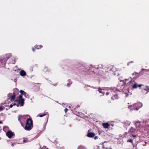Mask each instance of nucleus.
<instances>
[{
  "mask_svg": "<svg viewBox=\"0 0 149 149\" xmlns=\"http://www.w3.org/2000/svg\"><path fill=\"white\" fill-rule=\"evenodd\" d=\"M43 71L45 72H49L50 71V70L48 69L47 67L45 66L44 68Z\"/></svg>",
  "mask_w": 149,
  "mask_h": 149,
  "instance_id": "20",
  "label": "nucleus"
},
{
  "mask_svg": "<svg viewBox=\"0 0 149 149\" xmlns=\"http://www.w3.org/2000/svg\"><path fill=\"white\" fill-rule=\"evenodd\" d=\"M127 142H131L132 143V145L134 146V143H133V140L132 139H128L127 141Z\"/></svg>",
  "mask_w": 149,
  "mask_h": 149,
  "instance_id": "23",
  "label": "nucleus"
},
{
  "mask_svg": "<svg viewBox=\"0 0 149 149\" xmlns=\"http://www.w3.org/2000/svg\"><path fill=\"white\" fill-rule=\"evenodd\" d=\"M143 106V104L141 102H138L132 105L130 107V108L132 107H133V109H135L136 110H138L139 109L141 108Z\"/></svg>",
  "mask_w": 149,
  "mask_h": 149,
  "instance_id": "5",
  "label": "nucleus"
},
{
  "mask_svg": "<svg viewBox=\"0 0 149 149\" xmlns=\"http://www.w3.org/2000/svg\"><path fill=\"white\" fill-rule=\"evenodd\" d=\"M111 91V94L113 95V96L111 97V99L114 100L115 99H118V95L117 93V89L116 88H111L109 89V91Z\"/></svg>",
  "mask_w": 149,
  "mask_h": 149,
  "instance_id": "2",
  "label": "nucleus"
},
{
  "mask_svg": "<svg viewBox=\"0 0 149 149\" xmlns=\"http://www.w3.org/2000/svg\"><path fill=\"white\" fill-rule=\"evenodd\" d=\"M102 66V65H99V67H100V68H103V66Z\"/></svg>",
  "mask_w": 149,
  "mask_h": 149,
  "instance_id": "42",
  "label": "nucleus"
},
{
  "mask_svg": "<svg viewBox=\"0 0 149 149\" xmlns=\"http://www.w3.org/2000/svg\"><path fill=\"white\" fill-rule=\"evenodd\" d=\"M103 126L104 128H108L109 125L107 123H104L103 124Z\"/></svg>",
  "mask_w": 149,
  "mask_h": 149,
  "instance_id": "18",
  "label": "nucleus"
},
{
  "mask_svg": "<svg viewBox=\"0 0 149 149\" xmlns=\"http://www.w3.org/2000/svg\"><path fill=\"white\" fill-rule=\"evenodd\" d=\"M2 123L1 121H0V124H1Z\"/></svg>",
  "mask_w": 149,
  "mask_h": 149,
  "instance_id": "49",
  "label": "nucleus"
},
{
  "mask_svg": "<svg viewBox=\"0 0 149 149\" xmlns=\"http://www.w3.org/2000/svg\"><path fill=\"white\" fill-rule=\"evenodd\" d=\"M133 63V61H131L130 62H129L128 63L127 65H129L130 63Z\"/></svg>",
  "mask_w": 149,
  "mask_h": 149,
  "instance_id": "38",
  "label": "nucleus"
},
{
  "mask_svg": "<svg viewBox=\"0 0 149 149\" xmlns=\"http://www.w3.org/2000/svg\"><path fill=\"white\" fill-rule=\"evenodd\" d=\"M16 105V104L15 103H14L13 104H11L10 105V108L12 107L13 105Z\"/></svg>",
  "mask_w": 149,
  "mask_h": 149,
  "instance_id": "30",
  "label": "nucleus"
},
{
  "mask_svg": "<svg viewBox=\"0 0 149 149\" xmlns=\"http://www.w3.org/2000/svg\"><path fill=\"white\" fill-rule=\"evenodd\" d=\"M30 141H28L27 139H24L23 141V142L24 143H25L27 142H30Z\"/></svg>",
  "mask_w": 149,
  "mask_h": 149,
  "instance_id": "26",
  "label": "nucleus"
},
{
  "mask_svg": "<svg viewBox=\"0 0 149 149\" xmlns=\"http://www.w3.org/2000/svg\"><path fill=\"white\" fill-rule=\"evenodd\" d=\"M139 130V129H138V130Z\"/></svg>",
  "mask_w": 149,
  "mask_h": 149,
  "instance_id": "52",
  "label": "nucleus"
},
{
  "mask_svg": "<svg viewBox=\"0 0 149 149\" xmlns=\"http://www.w3.org/2000/svg\"><path fill=\"white\" fill-rule=\"evenodd\" d=\"M3 107H2L1 106L0 107V110H2L3 109Z\"/></svg>",
  "mask_w": 149,
  "mask_h": 149,
  "instance_id": "36",
  "label": "nucleus"
},
{
  "mask_svg": "<svg viewBox=\"0 0 149 149\" xmlns=\"http://www.w3.org/2000/svg\"><path fill=\"white\" fill-rule=\"evenodd\" d=\"M127 132H125V135H126V134H127Z\"/></svg>",
  "mask_w": 149,
  "mask_h": 149,
  "instance_id": "48",
  "label": "nucleus"
},
{
  "mask_svg": "<svg viewBox=\"0 0 149 149\" xmlns=\"http://www.w3.org/2000/svg\"><path fill=\"white\" fill-rule=\"evenodd\" d=\"M124 127H127L129 126L131 124V122L129 121L126 120L122 122Z\"/></svg>",
  "mask_w": 149,
  "mask_h": 149,
  "instance_id": "8",
  "label": "nucleus"
},
{
  "mask_svg": "<svg viewBox=\"0 0 149 149\" xmlns=\"http://www.w3.org/2000/svg\"><path fill=\"white\" fill-rule=\"evenodd\" d=\"M128 86H129V87L132 89L133 90L136 88L138 87L137 84L134 81V80H131L128 83Z\"/></svg>",
  "mask_w": 149,
  "mask_h": 149,
  "instance_id": "3",
  "label": "nucleus"
},
{
  "mask_svg": "<svg viewBox=\"0 0 149 149\" xmlns=\"http://www.w3.org/2000/svg\"><path fill=\"white\" fill-rule=\"evenodd\" d=\"M137 131L134 128L132 127L128 131L129 133H135Z\"/></svg>",
  "mask_w": 149,
  "mask_h": 149,
  "instance_id": "9",
  "label": "nucleus"
},
{
  "mask_svg": "<svg viewBox=\"0 0 149 149\" xmlns=\"http://www.w3.org/2000/svg\"><path fill=\"white\" fill-rule=\"evenodd\" d=\"M17 80V78H16L15 79L14 81L15 82H16Z\"/></svg>",
  "mask_w": 149,
  "mask_h": 149,
  "instance_id": "39",
  "label": "nucleus"
},
{
  "mask_svg": "<svg viewBox=\"0 0 149 149\" xmlns=\"http://www.w3.org/2000/svg\"><path fill=\"white\" fill-rule=\"evenodd\" d=\"M142 86V84H139L138 85V86L140 87Z\"/></svg>",
  "mask_w": 149,
  "mask_h": 149,
  "instance_id": "40",
  "label": "nucleus"
},
{
  "mask_svg": "<svg viewBox=\"0 0 149 149\" xmlns=\"http://www.w3.org/2000/svg\"><path fill=\"white\" fill-rule=\"evenodd\" d=\"M146 91L148 92H149V88L148 86H146V88L144 89Z\"/></svg>",
  "mask_w": 149,
  "mask_h": 149,
  "instance_id": "27",
  "label": "nucleus"
},
{
  "mask_svg": "<svg viewBox=\"0 0 149 149\" xmlns=\"http://www.w3.org/2000/svg\"><path fill=\"white\" fill-rule=\"evenodd\" d=\"M133 123L135 125L136 127L137 128H140L142 127V126L140 124V122L139 121H137L136 122L134 121Z\"/></svg>",
  "mask_w": 149,
  "mask_h": 149,
  "instance_id": "7",
  "label": "nucleus"
},
{
  "mask_svg": "<svg viewBox=\"0 0 149 149\" xmlns=\"http://www.w3.org/2000/svg\"><path fill=\"white\" fill-rule=\"evenodd\" d=\"M9 97H11L10 100L11 101H13L15 99V95H12L11 93H9L8 95Z\"/></svg>",
  "mask_w": 149,
  "mask_h": 149,
  "instance_id": "10",
  "label": "nucleus"
},
{
  "mask_svg": "<svg viewBox=\"0 0 149 149\" xmlns=\"http://www.w3.org/2000/svg\"><path fill=\"white\" fill-rule=\"evenodd\" d=\"M72 82L71 81V80L68 79L67 81V86L68 87H69L72 84Z\"/></svg>",
  "mask_w": 149,
  "mask_h": 149,
  "instance_id": "17",
  "label": "nucleus"
},
{
  "mask_svg": "<svg viewBox=\"0 0 149 149\" xmlns=\"http://www.w3.org/2000/svg\"><path fill=\"white\" fill-rule=\"evenodd\" d=\"M132 136L134 137H135L136 136V135H132Z\"/></svg>",
  "mask_w": 149,
  "mask_h": 149,
  "instance_id": "43",
  "label": "nucleus"
},
{
  "mask_svg": "<svg viewBox=\"0 0 149 149\" xmlns=\"http://www.w3.org/2000/svg\"><path fill=\"white\" fill-rule=\"evenodd\" d=\"M32 50L33 52H34V49L33 48H32Z\"/></svg>",
  "mask_w": 149,
  "mask_h": 149,
  "instance_id": "45",
  "label": "nucleus"
},
{
  "mask_svg": "<svg viewBox=\"0 0 149 149\" xmlns=\"http://www.w3.org/2000/svg\"><path fill=\"white\" fill-rule=\"evenodd\" d=\"M109 88H109L108 89V91H110V90L109 91ZM111 92H107V93H106V95H109V94L110 93L111 94Z\"/></svg>",
  "mask_w": 149,
  "mask_h": 149,
  "instance_id": "32",
  "label": "nucleus"
},
{
  "mask_svg": "<svg viewBox=\"0 0 149 149\" xmlns=\"http://www.w3.org/2000/svg\"><path fill=\"white\" fill-rule=\"evenodd\" d=\"M20 74L23 77L26 75V73L25 71L23 70H22L20 72Z\"/></svg>",
  "mask_w": 149,
  "mask_h": 149,
  "instance_id": "14",
  "label": "nucleus"
},
{
  "mask_svg": "<svg viewBox=\"0 0 149 149\" xmlns=\"http://www.w3.org/2000/svg\"><path fill=\"white\" fill-rule=\"evenodd\" d=\"M33 127V123L32 120L30 118H28L26 120L24 129L26 130L29 131L32 129Z\"/></svg>",
  "mask_w": 149,
  "mask_h": 149,
  "instance_id": "1",
  "label": "nucleus"
},
{
  "mask_svg": "<svg viewBox=\"0 0 149 149\" xmlns=\"http://www.w3.org/2000/svg\"><path fill=\"white\" fill-rule=\"evenodd\" d=\"M68 109L67 108H65V113H66V112H67V111H68Z\"/></svg>",
  "mask_w": 149,
  "mask_h": 149,
  "instance_id": "37",
  "label": "nucleus"
},
{
  "mask_svg": "<svg viewBox=\"0 0 149 149\" xmlns=\"http://www.w3.org/2000/svg\"><path fill=\"white\" fill-rule=\"evenodd\" d=\"M108 70L109 71H114L115 68L112 66H110L107 68Z\"/></svg>",
  "mask_w": 149,
  "mask_h": 149,
  "instance_id": "15",
  "label": "nucleus"
},
{
  "mask_svg": "<svg viewBox=\"0 0 149 149\" xmlns=\"http://www.w3.org/2000/svg\"><path fill=\"white\" fill-rule=\"evenodd\" d=\"M131 105L130 106L128 107V108L129 109H130V110H135V109H133V107H130H130L131 106Z\"/></svg>",
  "mask_w": 149,
  "mask_h": 149,
  "instance_id": "28",
  "label": "nucleus"
},
{
  "mask_svg": "<svg viewBox=\"0 0 149 149\" xmlns=\"http://www.w3.org/2000/svg\"><path fill=\"white\" fill-rule=\"evenodd\" d=\"M95 133L93 132L88 133L87 134V136L90 138L93 137L95 136Z\"/></svg>",
  "mask_w": 149,
  "mask_h": 149,
  "instance_id": "13",
  "label": "nucleus"
},
{
  "mask_svg": "<svg viewBox=\"0 0 149 149\" xmlns=\"http://www.w3.org/2000/svg\"><path fill=\"white\" fill-rule=\"evenodd\" d=\"M12 56V54L10 53L7 54L5 55V58L7 60Z\"/></svg>",
  "mask_w": 149,
  "mask_h": 149,
  "instance_id": "16",
  "label": "nucleus"
},
{
  "mask_svg": "<svg viewBox=\"0 0 149 149\" xmlns=\"http://www.w3.org/2000/svg\"><path fill=\"white\" fill-rule=\"evenodd\" d=\"M20 92L26 98H29V95L26 93L24 91L22 90H20Z\"/></svg>",
  "mask_w": 149,
  "mask_h": 149,
  "instance_id": "11",
  "label": "nucleus"
},
{
  "mask_svg": "<svg viewBox=\"0 0 149 149\" xmlns=\"http://www.w3.org/2000/svg\"><path fill=\"white\" fill-rule=\"evenodd\" d=\"M49 114L48 115V117H49Z\"/></svg>",
  "mask_w": 149,
  "mask_h": 149,
  "instance_id": "51",
  "label": "nucleus"
},
{
  "mask_svg": "<svg viewBox=\"0 0 149 149\" xmlns=\"http://www.w3.org/2000/svg\"><path fill=\"white\" fill-rule=\"evenodd\" d=\"M97 138V136H95L94 137V139H96Z\"/></svg>",
  "mask_w": 149,
  "mask_h": 149,
  "instance_id": "44",
  "label": "nucleus"
},
{
  "mask_svg": "<svg viewBox=\"0 0 149 149\" xmlns=\"http://www.w3.org/2000/svg\"><path fill=\"white\" fill-rule=\"evenodd\" d=\"M98 91H99V92L100 93H102L103 94V95H104V93L102 91V89L100 88V87H99V88L98 89Z\"/></svg>",
  "mask_w": 149,
  "mask_h": 149,
  "instance_id": "25",
  "label": "nucleus"
},
{
  "mask_svg": "<svg viewBox=\"0 0 149 149\" xmlns=\"http://www.w3.org/2000/svg\"><path fill=\"white\" fill-rule=\"evenodd\" d=\"M138 74V73H137V72H134V73H133L132 74V75H134V74Z\"/></svg>",
  "mask_w": 149,
  "mask_h": 149,
  "instance_id": "35",
  "label": "nucleus"
},
{
  "mask_svg": "<svg viewBox=\"0 0 149 149\" xmlns=\"http://www.w3.org/2000/svg\"><path fill=\"white\" fill-rule=\"evenodd\" d=\"M40 149H48V148H46V147L45 146H44L42 147V148H41Z\"/></svg>",
  "mask_w": 149,
  "mask_h": 149,
  "instance_id": "34",
  "label": "nucleus"
},
{
  "mask_svg": "<svg viewBox=\"0 0 149 149\" xmlns=\"http://www.w3.org/2000/svg\"><path fill=\"white\" fill-rule=\"evenodd\" d=\"M48 114V112H46L43 113L42 114H39L38 115V116H39L40 117H42L45 115H47Z\"/></svg>",
  "mask_w": 149,
  "mask_h": 149,
  "instance_id": "19",
  "label": "nucleus"
},
{
  "mask_svg": "<svg viewBox=\"0 0 149 149\" xmlns=\"http://www.w3.org/2000/svg\"><path fill=\"white\" fill-rule=\"evenodd\" d=\"M144 124H146V121H145L143 122Z\"/></svg>",
  "mask_w": 149,
  "mask_h": 149,
  "instance_id": "46",
  "label": "nucleus"
},
{
  "mask_svg": "<svg viewBox=\"0 0 149 149\" xmlns=\"http://www.w3.org/2000/svg\"><path fill=\"white\" fill-rule=\"evenodd\" d=\"M128 79H125V80H123V82L124 84H125L126 83V81H127L128 80Z\"/></svg>",
  "mask_w": 149,
  "mask_h": 149,
  "instance_id": "29",
  "label": "nucleus"
},
{
  "mask_svg": "<svg viewBox=\"0 0 149 149\" xmlns=\"http://www.w3.org/2000/svg\"><path fill=\"white\" fill-rule=\"evenodd\" d=\"M22 116H21V115H19V117H18V120L19 121H20V118H21L22 117Z\"/></svg>",
  "mask_w": 149,
  "mask_h": 149,
  "instance_id": "31",
  "label": "nucleus"
},
{
  "mask_svg": "<svg viewBox=\"0 0 149 149\" xmlns=\"http://www.w3.org/2000/svg\"><path fill=\"white\" fill-rule=\"evenodd\" d=\"M17 100L18 101V103L16 104L17 107L22 106L24 105V100L22 98V96L20 95L17 98Z\"/></svg>",
  "mask_w": 149,
  "mask_h": 149,
  "instance_id": "4",
  "label": "nucleus"
},
{
  "mask_svg": "<svg viewBox=\"0 0 149 149\" xmlns=\"http://www.w3.org/2000/svg\"><path fill=\"white\" fill-rule=\"evenodd\" d=\"M144 70L145 71L147 72L148 71H149V69H143L142 70Z\"/></svg>",
  "mask_w": 149,
  "mask_h": 149,
  "instance_id": "33",
  "label": "nucleus"
},
{
  "mask_svg": "<svg viewBox=\"0 0 149 149\" xmlns=\"http://www.w3.org/2000/svg\"><path fill=\"white\" fill-rule=\"evenodd\" d=\"M7 61V60L5 58H3L1 60L0 62L2 64V67H4L5 66V64L6 61Z\"/></svg>",
  "mask_w": 149,
  "mask_h": 149,
  "instance_id": "12",
  "label": "nucleus"
},
{
  "mask_svg": "<svg viewBox=\"0 0 149 149\" xmlns=\"http://www.w3.org/2000/svg\"><path fill=\"white\" fill-rule=\"evenodd\" d=\"M6 135L9 138H13L15 136V134L13 132L9 130L6 133Z\"/></svg>",
  "mask_w": 149,
  "mask_h": 149,
  "instance_id": "6",
  "label": "nucleus"
},
{
  "mask_svg": "<svg viewBox=\"0 0 149 149\" xmlns=\"http://www.w3.org/2000/svg\"><path fill=\"white\" fill-rule=\"evenodd\" d=\"M128 95L127 94H126V97H127L128 96Z\"/></svg>",
  "mask_w": 149,
  "mask_h": 149,
  "instance_id": "47",
  "label": "nucleus"
},
{
  "mask_svg": "<svg viewBox=\"0 0 149 149\" xmlns=\"http://www.w3.org/2000/svg\"><path fill=\"white\" fill-rule=\"evenodd\" d=\"M42 47V46L40 45H36L35 46L36 48L37 49H39L41 48Z\"/></svg>",
  "mask_w": 149,
  "mask_h": 149,
  "instance_id": "21",
  "label": "nucleus"
},
{
  "mask_svg": "<svg viewBox=\"0 0 149 149\" xmlns=\"http://www.w3.org/2000/svg\"><path fill=\"white\" fill-rule=\"evenodd\" d=\"M144 143H145L144 144H142V145L143 146H145L146 145V142H144Z\"/></svg>",
  "mask_w": 149,
  "mask_h": 149,
  "instance_id": "41",
  "label": "nucleus"
},
{
  "mask_svg": "<svg viewBox=\"0 0 149 149\" xmlns=\"http://www.w3.org/2000/svg\"><path fill=\"white\" fill-rule=\"evenodd\" d=\"M17 100H15V101L16 102L17 101Z\"/></svg>",
  "mask_w": 149,
  "mask_h": 149,
  "instance_id": "50",
  "label": "nucleus"
},
{
  "mask_svg": "<svg viewBox=\"0 0 149 149\" xmlns=\"http://www.w3.org/2000/svg\"><path fill=\"white\" fill-rule=\"evenodd\" d=\"M88 87H90L93 88H96L95 87H93V86H90L88 85H87L86 86H85V88L87 89H88Z\"/></svg>",
  "mask_w": 149,
  "mask_h": 149,
  "instance_id": "24",
  "label": "nucleus"
},
{
  "mask_svg": "<svg viewBox=\"0 0 149 149\" xmlns=\"http://www.w3.org/2000/svg\"><path fill=\"white\" fill-rule=\"evenodd\" d=\"M77 149H86L85 147H84L82 146H79L78 148Z\"/></svg>",
  "mask_w": 149,
  "mask_h": 149,
  "instance_id": "22",
  "label": "nucleus"
}]
</instances>
